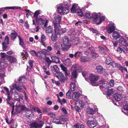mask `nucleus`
<instances>
[{
	"instance_id": "nucleus-1",
	"label": "nucleus",
	"mask_w": 128,
	"mask_h": 128,
	"mask_svg": "<svg viewBox=\"0 0 128 128\" xmlns=\"http://www.w3.org/2000/svg\"><path fill=\"white\" fill-rule=\"evenodd\" d=\"M71 5V4L69 2H65L63 3L58 5L57 7L58 12L60 14H66L69 12V8Z\"/></svg>"
},
{
	"instance_id": "nucleus-2",
	"label": "nucleus",
	"mask_w": 128,
	"mask_h": 128,
	"mask_svg": "<svg viewBox=\"0 0 128 128\" xmlns=\"http://www.w3.org/2000/svg\"><path fill=\"white\" fill-rule=\"evenodd\" d=\"M103 15L102 13L94 12L92 14L91 18L94 22L98 25L101 23L105 19V16H102Z\"/></svg>"
},
{
	"instance_id": "nucleus-3",
	"label": "nucleus",
	"mask_w": 128,
	"mask_h": 128,
	"mask_svg": "<svg viewBox=\"0 0 128 128\" xmlns=\"http://www.w3.org/2000/svg\"><path fill=\"white\" fill-rule=\"evenodd\" d=\"M80 67H78L77 69L75 70L72 73L71 79L72 80H74V82H71L70 84V88L72 91H74L76 89L77 83L76 79L77 78L78 75L77 72V71L80 70Z\"/></svg>"
},
{
	"instance_id": "nucleus-4",
	"label": "nucleus",
	"mask_w": 128,
	"mask_h": 128,
	"mask_svg": "<svg viewBox=\"0 0 128 128\" xmlns=\"http://www.w3.org/2000/svg\"><path fill=\"white\" fill-rule=\"evenodd\" d=\"M98 116H93L91 118V120H87L86 124L90 128H94L96 127L97 124V122L96 119L98 118Z\"/></svg>"
},
{
	"instance_id": "nucleus-5",
	"label": "nucleus",
	"mask_w": 128,
	"mask_h": 128,
	"mask_svg": "<svg viewBox=\"0 0 128 128\" xmlns=\"http://www.w3.org/2000/svg\"><path fill=\"white\" fill-rule=\"evenodd\" d=\"M12 87L16 89L20 92H23L24 95L25 99L28 101V98L26 96V93L24 90L25 88L23 85H21L16 84H13L12 85Z\"/></svg>"
},
{
	"instance_id": "nucleus-6",
	"label": "nucleus",
	"mask_w": 128,
	"mask_h": 128,
	"mask_svg": "<svg viewBox=\"0 0 128 128\" xmlns=\"http://www.w3.org/2000/svg\"><path fill=\"white\" fill-rule=\"evenodd\" d=\"M54 20L53 24L54 27L60 25L61 20V16L58 14H55L54 15Z\"/></svg>"
},
{
	"instance_id": "nucleus-7",
	"label": "nucleus",
	"mask_w": 128,
	"mask_h": 128,
	"mask_svg": "<svg viewBox=\"0 0 128 128\" xmlns=\"http://www.w3.org/2000/svg\"><path fill=\"white\" fill-rule=\"evenodd\" d=\"M100 87V89L103 92L106 91L109 88V83L107 82H101Z\"/></svg>"
},
{
	"instance_id": "nucleus-8",
	"label": "nucleus",
	"mask_w": 128,
	"mask_h": 128,
	"mask_svg": "<svg viewBox=\"0 0 128 128\" xmlns=\"http://www.w3.org/2000/svg\"><path fill=\"white\" fill-rule=\"evenodd\" d=\"M116 27L114 23L111 22L108 26L106 27V30L107 32L109 34L112 33L115 30Z\"/></svg>"
},
{
	"instance_id": "nucleus-9",
	"label": "nucleus",
	"mask_w": 128,
	"mask_h": 128,
	"mask_svg": "<svg viewBox=\"0 0 128 128\" xmlns=\"http://www.w3.org/2000/svg\"><path fill=\"white\" fill-rule=\"evenodd\" d=\"M55 33L56 35L62 34L66 31L65 28H61L60 25L54 27Z\"/></svg>"
},
{
	"instance_id": "nucleus-10",
	"label": "nucleus",
	"mask_w": 128,
	"mask_h": 128,
	"mask_svg": "<svg viewBox=\"0 0 128 128\" xmlns=\"http://www.w3.org/2000/svg\"><path fill=\"white\" fill-rule=\"evenodd\" d=\"M9 9L14 10L16 9L21 10L22 8L21 7L18 6H8L0 8V15L4 12V10Z\"/></svg>"
},
{
	"instance_id": "nucleus-11",
	"label": "nucleus",
	"mask_w": 128,
	"mask_h": 128,
	"mask_svg": "<svg viewBox=\"0 0 128 128\" xmlns=\"http://www.w3.org/2000/svg\"><path fill=\"white\" fill-rule=\"evenodd\" d=\"M98 76H95L93 74H92L90 75L89 79L90 81L92 82V86H97L98 85L94 84L96 81L98 80Z\"/></svg>"
},
{
	"instance_id": "nucleus-12",
	"label": "nucleus",
	"mask_w": 128,
	"mask_h": 128,
	"mask_svg": "<svg viewBox=\"0 0 128 128\" xmlns=\"http://www.w3.org/2000/svg\"><path fill=\"white\" fill-rule=\"evenodd\" d=\"M98 110V109L97 108L96 106L94 105L93 108H88L87 110V112L88 114H94L95 112Z\"/></svg>"
},
{
	"instance_id": "nucleus-13",
	"label": "nucleus",
	"mask_w": 128,
	"mask_h": 128,
	"mask_svg": "<svg viewBox=\"0 0 128 128\" xmlns=\"http://www.w3.org/2000/svg\"><path fill=\"white\" fill-rule=\"evenodd\" d=\"M58 76H56L58 78L60 81L62 82L63 83L65 82L67 80L66 78L64 76L63 74L61 72L58 73Z\"/></svg>"
},
{
	"instance_id": "nucleus-14",
	"label": "nucleus",
	"mask_w": 128,
	"mask_h": 128,
	"mask_svg": "<svg viewBox=\"0 0 128 128\" xmlns=\"http://www.w3.org/2000/svg\"><path fill=\"white\" fill-rule=\"evenodd\" d=\"M62 41L64 44L67 48H69L70 47L71 45L70 43L69 39L67 36L64 37L62 38Z\"/></svg>"
},
{
	"instance_id": "nucleus-15",
	"label": "nucleus",
	"mask_w": 128,
	"mask_h": 128,
	"mask_svg": "<svg viewBox=\"0 0 128 128\" xmlns=\"http://www.w3.org/2000/svg\"><path fill=\"white\" fill-rule=\"evenodd\" d=\"M7 59L11 64L16 63L17 62V60L14 57L11 56H8Z\"/></svg>"
},
{
	"instance_id": "nucleus-16",
	"label": "nucleus",
	"mask_w": 128,
	"mask_h": 128,
	"mask_svg": "<svg viewBox=\"0 0 128 128\" xmlns=\"http://www.w3.org/2000/svg\"><path fill=\"white\" fill-rule=\"evenodd\" d=\"M121 36L119 32L116 31H114L112 34V36L115 40L120 38Z\"/></svg>"
},
{
	"instance_id": "nucleus-17",
	"label": "nucleus",
	"mask_w": 128,
	"mask_h": 128,
	"mask_svg": "<svg viewBox=\"0 0 128 128\" xmlns=\"http://www.w3.org/2000/svg\"><path fill=\"white\" fill-rule=\"evenodd\" d=\"M123 105L124 107L122 109V112L125 114L128 112V103L126 101L123 102Z\"/></svg>"
},
{
	"instance_id": "nucleus-18",
	"label": "nucleus",
	"mask_w": 128,
	"mask_h": 128,
	"mask_svg": "<svg viewBox=\"0 0 128 128\" xmlns=\"http://www.w3.org/2000/svg\"><path fill=\"white\" fill-rule=\"evenodd\" d=\"M80 96V93L78 92H73L72 95V99L74 101L76 100Z\"/></svg>"
},
{
	"instance_id": "nucleus-19",
	"label": "nucleus",
	"mask_w": 128,
	"mask_h": 128,
	"mask_svg": "<svg viewBox=\"0 0 128 128\" xmlns=\"http://www.w3.org/2000/svg\"><path fill=\"white\" fill-rule=\"evenodd\" d=\"M119 43L122 46H125L127 44V40L124 37L120 38L118 40Z\"/></svg>"
},
{
	"instance_id": "nucleus-20",
	"label": "nucleus",
	"mask_w": 128,
	"mask_h": 128,
	"mask_svg": "<svg viewBox=\"0 0 128 128\" xmlns=\"http://www.w3.org/2000/svg\"><path fill=\"white\" fill-rule=\"evenodd\" d=\"M91 60V58L88 57L82 56L80 58V60L82 62H85L88 61H90Z\"/></svg>"
},
{
	"instance_id": "nucleus-21",
	"label": "nucleus",
	"mask_w": 128,
	"mask_h": 128,
	"mask_svg": "<svg viewBox=\"0 0 128 128\" xmlns=\"http://www.w3.org/2000/svg\"><path fill=\"white\" fill-rule=\"evenodd\" d=\"M76 106L79 108H82L84 105V103L82 101L80 100L76 101L75 103Z\"/></svg>"
},
{
	"instance_id": "nucleus-22",
	"label": "nucleus",
	"mask_w": 128,
	"mask_h": 128,
	"mask_svg": "<svg viewBox=\"0 0 128 128\" xmlns=\"http://www.w3.org/2000/svg\"><path fill=\"white\" fill-rule=\"evenodd\" d=\"M43 126V124H40L36 122H34L30 124V127L32 128H40Z\"/></svg>"
},
{
	"instance_id": "nucleus-23",
	"label": "nucleus",
	"mask_w": 128,
	"mask_h": 128,
	"mask_svg": "<svg viewBox=\"0 0 128 128\" xmlns=\"http://www.w3.org/2000/svg\"><path fill=\"white\" fill-rule=\"evenodd\" d=\"M91 13L89 11L86 10L84 12L82 17H85L86 18L88 19L90 18H91Z\"/></svg>"
},
{
	"instance_id": "nucleus-24",
	"label": "nucleus",
	"mask_w": 128,
	"mask_h": 128,
	"mask_svg": "<svg viewBox=\"0 0 128 128\" xmlns=\"http://www.w3.org/2000/svg\"><path fill=\"white\" fill-rule=\"evenodd\" d=\"M78 4H72V6L71 8V12L72 13H74L76 12V11L78 9L77 7Z\"/></svg>"
},
{
	"instance_id": "nucleus-25",
	"label": "nucleus",
	"mask_w": 128,
	"mask_h": 128,
	"mask_svg": "<svg viewBox=\"0 0 128 128\" xmlns=\"http://www.w3.org/2000/svg\"><path fill=\"white\" fill-rule=\"evenodd\" d=\"M122 95L121 94L116 93L114 95V97L117 101H119L122 98Z\"/></svg>"
},
{
	"instance_id": "nucleus-26",
	"label": "nucleus",
	"mask_w": 128,
	"mask_h": 128,
	"mask_svg": "<svg viewBox=\"0 0 128 128\" xmlns=\"http://www.w3.org/2000/svg\"><path fill=\"white\" fill-rule=\"evenodd\" d=\"M103 56L106 58V64H107L110 65V63L111 62V59L106 54H105V55H104V56Z\"/></svg>"
},
{
	"instance_id": "nucleus-27",
	"label": "nucleus",
	"mask_w": 128,
	"mask_h": 128,
	"mask_svg": "<svg viewBox=\"0 0 128 128\" xmlns=\"http://www.w3.org/2000/svg\"><path fill=\"white\" fill-rule=\"evenodd\" d=\"M53 122L57 124H63L64 123V121L61 119H57L54 118Z\"/></svg>"
},
{
	"instance_id": "nucleus-28",
	"label": "nucleus",
	"mask_w": 128,
	"mask_h": 128,
	"mask_svg": "<svg viewBox=\"0 0 128 128\" xmlns=\"http://www.w3.org/2000/svg\"><path fill=\"white\" fill-rule=\"evenodd\" d=\"M53 30V29L50 25H49L46 28L45 32L46 33H47V34H48L49 33H52Z\"/></svg>"
},
{
	"instance_id": "nucleus-29",
	"label": "nucleus",
	"mask_w": 128,
	"mask_h": 128,
	"mask_svg": "<svg viewBox=\"0 0 128 128\" xmlns=\"http://www.w3.org/2000/svg\"><path fill=\"white\" fill-rule=\"evenodd\" d=\"M43 59H44L45 61L47 62L46 64L47 67L48 68L50 64L52 63V61L48 57H45V58H44Z\"/></svg>"
},
{
	"instance_id": "nucleus-30",
	"label": "nucleus",
	"mask_w": 128,
	"mask_h": 128,
	"mask_svg": "<svg viewBox=\"0 0 128 128\" xmlns=\"http://www.w3.org/2000/svg\"><path fill=\"white\" fill-rule=\"evenodd\" d=\"M96 69L97 72L100 74L102 73L103 72V68L102 66L98 65L96 66Z\"/></svg>"
},
{
	"instance_id": "nucleus-31",
	"label": "nucleus",
	"mask_w": 128,
	"mask_h": 128,
	"mask_svg": "<svg viewBox=\"0 0 128 128\" xmlns=\"http://www.w3.org/2000/svg\"><path fill=\"white\" fill-rule=\"evenodd\" d=\"M24 109V107L22 105H16V110L17 112H18Z\"/></svg>"
},
{
	"instance_id": "nucleus-32",
	"label": "nucleus",
	"mask_w": 128,
	"mask_h": 128,
	"mask_svg": "<svg viewBox=\"0 0 128 128\" xmlns=\"http://www.w3.org/2000/svg\"><path fill=\"white\" fill-rule=\"evenodd\" d=\"M51 58L52 60V61L53 62H54L57 64L58 63L60 62L59 59L55 56H52L51 57Z\"/></svg>"
},
{
	"instance_id": "nucleus-33",
	"label": "nucleus",
	"mask_w": 128,
	"mask_h": 128,
	"mask_svg": "<svg viewBox=\"0 0 128 128\" xmlns=\"http://www.w3.org/2000/svg\"><path fill=\"white\" fill-rule=\"evenodd\" d=\"M65 64L67 66H70L71 64V62L69 58H67L65 60L64 62Z\"/></svg>"
},
{
	"instance_id": "nucleus-34",
	"label": "nucleus",
	"mask_w": 128,
	"mask_h": 128,
	"mask_svg": "<svg viewBox=\"0 0 128 128\" xmlns=\"http://www.w3.org/2000/svg\"><path fill=\"white\" fill-rule=\"evenodd\" d=\"M18 81L20 83H25L27 82V79L24 77H20Z\"/></svg>"
},
{
	"instance_id": "nucleus-35",
	"label": "nucleus",
	"mask_w": 128,
	"mask_h": 128,
	"mask_svg": "<svg viewBox=\"0 0 128 128\" xmlns=\"http://www.w3.org/2000/svg\"><path fill=\"white\" fill-rule=\"evenodd\" d=\"M17 36V33L16 32L11 33L10 34L11 39L12 40H14L16 38Z\"/></svg>"
},
{
	"instance_id": "nucleus-36",
	"label": "nucleus",
	"mask_w": 128,
	"mask_h": 128,
	"mask_svg": "<svg viewBox=\"0 0 128 128\" xmlns=\"http://www.w3.org/2000/svg\"><path fill=\"white\" fill-rule=\"evenodd\" d=\"M117 51L119 53H122V52L124 53L126 52V50L122 47H118V48Z\"/></svg>"
},
{
	"instance_id": "nucleus-37",
	"label": "nucleus",
	"mask_w": 128,
	"mask_h": 128,
	"mask_svg": "<svg viewBox=\"0 0 128 128\" xmlns=\"http://www.w3.org/2000/svg\"><path fill=\"white\" fill-rule=\"evenodd\" d=\"M18 36L19 39L20 45L21 46H22V47L24 48L25 49V47L23 46L24 45V43L23 42L22 39L20 37V35H18Z\"/></svg>"
},
{
	"instance_id": "nucleus-38",
	"label": "nucleus",
	"mask_w": 128,
	"mask_h": 128,
	"mask_svg": "<svg viewBox=\"0 0 128 128\" xmlns=\"http://www.w3.org/2000/svg\"><path fill=\"white\" fill-rule=\"evenodd\" d=\"M56 34H52L51 36V40L52 41L55 42L57 39V36Z\"/></svg>"
},
{
	"instance_id": "nucleus-39",
	"label": "nucleus",
	"mask_w": 128,
	"mask_h": 128,
	"mask_svg": "<svg viewBox=\"0 0 128 128\" xmlns=\"http://www.w3.org/2000/svg\"><path fill=\"white\" fill-rule=\"evenodd\" d=\"M98 48L101 54H103V56H104V55H105V54H106L105 53L104 50L102 47L101 46H99Z\"/></svg>"
},
{
	"instance_id": "nucleus-40",
	"label": "nucleus",
	"mask_w": 128,
	"mask_h": 128,
	"mask_svg": "<svg viewBox=\"0 0 128 128\" xmlns=\"http://www.w3.org/2000/svg\"><path fill=\"white\" fill-rule=\"evenodd\" d=\"M77 14L79 16H80L82 17L84 12H82V10L80 9H78L77 10Z\"/></svg>"
},
{
	"instance_id": "nucleus-41",
	"label": "nucleus",
	"mask_w": 128,
	"mask_h": 128,
	"mask_svg": "<svg viewBox=\"0 0 128 128\" xmlns=\"http://www.w3.org/2000/svg\"><path fill=\"white\" fill-rule=\"evenodd\" d=\"M93 50V48L92 47L90 48L87 50H86L85 52V54L86 55H87L90 53V52L92 53V50Z\"/></svg>"
},
{
	"instance_id": "nucleus-42",
	"label": "nucleus",
	"mask_w": 128,
	"mask_h": 128,
	"mask_svg": "<svg viewBox=\"0 0 128 128\" xmlns=\"http://www.w3.org/2000/svg\"><path fill=\"white\" fill-rule=\"evenodd\" d=\"M40 10H38L36 11L34 15V17L36 20L37 19L38 16L40 14Z\"/></svg>"
},
{
	"instance_id": "nucleus-43",
	"label": "nucleus",
	"mask_w": 128,
	"mask_h": 128,
	"mask_svg": "<svg viewBox=\"0 0 128 128\" xmlns=\"http://www.w3.org/2000/svg\"><path fill=\"white\" fill-rule=\"evenodd\" d=\"M119 64L116 63L114 62L113 61L111 62L110 65L112 66L113 67H116L117 68Z\"/></svg>"
},
{
	"instance_id": "nucleus-44",
	"label": "nucleus",
	"mask_w": 128,
	"mask_h": 128,
	"mask_svg": "<svg viewBox=\"0 0 128 128\" xmlns=\"http://www.w3.org/2000/svg\"><path fill=\"white\" fill-rule=\"evenodd\" d=\"M9 40L8 37V36H6L5 37L4 41L3 42L5 44H8L9 43Z\"/></svg>"
},
{
	"instance_id": "nucleus-45",
	"label": "nucleus",
	"mask_w": 128,
	"mask_h": 128,
	"mask_svg": "<svg viewBox=\"0 0 128 128\" xmlns=\"http://www.w3.org/2000/svg\"><path fill=\"white\" fill-rule=\"evenodd\" d=\"M114 92V90L112 89L109 90L107 92V94L108 96L111 95L112 94H113Z\"/></svg>"
},
{
	"instance_id": "nucleus-46",
	"label": "nucleus",
	"mask_w": 128,
	"mask_h": 128,
	"mask_svg": "<svg viewBox=\"0 0 128 128\" xmlns=\"http://www.w3.org/2000/svg\"><path fill=\"white\" fill-rule=\"evenodd\" d=\"M82 52L81 51L77 52L75 53L74 54V57L75 58H76L77 57L80 56V54L82 55Z\"/></svg>"
},
{
	"instance_id": "nucleus-47",
	"label": "nucleus",
	"mask_w": 128,
	"mask_h": 128,
	"mask_svg": "<svg viewBox=\"0 0 128 128\" xmlns=\"http://www.w3.org/2000/svg\"><path fill=\"white\" fill-rule=\"evenodd\" d=\"M45 22V21L42 18H39L37 21V22L40 24H43Z\"/></svg>"
},
{
	"instance_id": "nucleus-48",
	"label": "nucleus",
	"mask_w": 128,
	"mask_h": 128,
	"mask_svg": "<svg viewBox=\"0 0 128 128\" xmlns=\"http://www.w3.org/2000/svg\"><path fill=\"white\" fill-rule=\"evenodd\" d=\"M103 125L100 126V128H108L109 126L107 124L104 122Z\"/></svg>"
},
{
	"instance_id": "nucleus-49",
	"label": "nucleus",
	"mask_w": 128,
	"mask_h": 128,
	"mask_svg": "<svg viewBox=\"0 0 128 128\" xmlns=\"http://www.w3.org/2000/svg\"><path fill=\"white\" fill-rule=\"evenodd\" d=\"M31 54L33 56H38V53L34 50H32L30 51Z\"/></svg>"
},
{
	"instance_id": "nucleus-50",
	"label": "nucleus",
	"mask_w": 128,
	"mask_h": 128,
	"mask_svg": "<svg viewBox=\"0 0 128 128\" xmlns=\"http://www.w3.org/2000/svg\"><path fill=\"white\" fill-rule=\"evenodd\" d=\"M53 68L55 71L56 72V73H57V74H58V72H59V69L58 68V66L56 65H54L53 66Z\"/></svg>"
},
{
	"instance_id": "nucleus-51",
	"label": "nucleus",
	"mask_w": 128,
	"mask_h": 128,
	"mask_svg": "<svg viewBox=\"0 0 128 128\" xmlns=\"http://www.w3.org/2000/svg\"><path fill=\"white\" fill-rule=\"evenodd\" d=\"M11 100V98L10 96V94H7V98L6 99L7 103L8 104H10V103L9 102V101Z\"/></svg>"
},
{
	"instance_id": "nucleus-52",
	"label": "nucleus",
	"mask_w": 128,
	"mask_h": 128,
	"mask_svg": "<svg viewBox=\"0 0 128 128\" xmlns=\"http://www.w3.org/2000/svg\"><path fill=\"white\" fill-rule=\"evenodd\" d=\"M14 98L15 100L18 101L20 102V99H22V97H21L20 96H16V97H14Z\"/></svg>"
},
{
	"instance_id": "nucleus-53",
	"label": "nucleus",
	"mask_w": 128,
	"mask_h": 128,
	"mask_svg": "<svg viewBox=\"0 0 128 128\" xmlns=\"http://www.w3.org/2000/svg\"><path fill=\"white\" fill-rule=\"evenodd\" d=\"M90 30L92 31L93 33H95L96 34L99 33V32L98 31L92 28H90Z\"/></svg>"
},
{
	"instance_id": "nucleus-54",
	"label": "nucleus",
	"mask_w": 128,
	"mask_h": 128,
	"mask_svg": "<svg viewBox=\"0 0 128 128\" xmlns=\"http://www.w3.org/2000/svg\"><path fill=\"white\" fill-rule=\"evenodd\" d=\"M92 57L94 59L97 58L98 56V54L96 53L92 52Z\"/></svg>"
},
{
	"instance_id": "nucleus-55",
	"label": "nucleus",
	"mask_w": 128,
	"mask_h": 128,
	"mask_svg": "<svg viewBox=\"0 0 128 128\" xmlns=\"http://www.w3.org/2000/svg\"><path fill=\"white\" fill-rule=\"evenodd\" d=\"M6 64H4L3 62H1L0 64V66L1 67L0 69L4 70L5 68Z\"/></svg>"
},
{
	"instance_id": "nucleus-56",
	"label": "nucleus",
	"mask_w": 128,
	"mask_h": 128,
	"mask_svg": "<svg viewBox=\"0 0 128 128\" xmlns=\"http://www.w3.org/2000/svg\"><path fill=\"white\" fill-rule=\"evenodd\" d=\"M1 56L2 59L4 58H7V56L8 55H6V54L4 53H1Z\"/></svg>"
},
{
	"instance_id": "nucleus-57",
	"label": "nucleus",
	"mask_w": 128,
	"mask_h": 128,
	"mask_svg": "<svg viewBox=\"0 0 128 128\" xmlns=\"http://www.w3.org/2000/svg\"><path fill=\"white\" fill-rule=\"evenodd\" d=\"M5 73L4 72H3L2 73L1 72H0V77L1 78H0V79H2V80H4V78H3L4 76L5 75Z\"/></svg>"
},
{
	"instance_id": "nucleus-58",
	"label": "nucleus",
	"mask_w": 128,
	"mask_h": 128,
	"mask_svg": "<svg viewBox=\"0 0 128 128\" xmlns=\"http://www.w3.org/2000/svg\"><path fill=\"white\" fill-rule=\"evenodd\" d=\"M114 80L112 79L111 80L109 83V84H110L109 85H110V86H113L114 85Z\"/></svg>"
},
{
	"instance_id": "nucleus-59",
	"label": "nucleus",
	"mask_w": 128,
	"mask_h": 128,
	"mask_svg": "<svg viewBox=\"0 0 128 128\" xmlns=\"http://www.w3.org/2000/svg\"><path fill=\"white\" fill-rule=\"evenodd\" d=\"M41 41H44L46 40V36L44 34H42L41 36Z\"/></svg>"
},
{
	"instance_id": "nucleus-60",
	"label": "nucleus",
	"mask_w": 128,
	"mask_h": 128,
	"mask_svg": "<svg viewBox=\"0 0 128 128\" xmlns=\"http://www.w3.org/2000/svg\"><path fill=\"white\" fill-rule=\"evenodd\" d=\"M64 72L65 73V74L66 76H69L70 74V71L67 69L64 71Z\"/></svg>"
},
{
	"instance_id": "nucleus-61",
	"label": "nucleus",
	"mask_w": 128,
	"mask_h": 128,
	"mask_svg": "<svg viewBox=\"0 0 128 128\" xmlns=\"http://www.w3.org/2000/svg\"><path fill=\"white\" fill-rule=\"evenodd\" d=\"M117 89L118 90L120 91H124V88L122 86H119L117 87Z\"/></svg>"
},
{
	"instance_id": "nucleus-62",
	"label": "nucleus",
	"mask_w": 128,
	"mask_h": 128,
	"mask_svg": "<svg viewBox=\"0 0 128 128\" xmlns=\"http://www.w3.org/2000/svg\"><path fill=\"white\" fill-rule=\"evenodd\" d=\"M70 91L69 90L66 94L67 97L69 99L70 98Z\"/></svg>"
},
{
	"instance_id": "nucleus-63",
	"label": "nucleus",
	"mask_w": 128,
	"mask_h": 128,
	"mask_svg": "<svg viewBox=\"0 0 128 128\" xmlns=\"http://www.w3.org/2000/svg\"><path fill=\"white\" fill-rule=\"evenodd\" d=\"M34 112H37L38 114L42 113V112H41L40 109L38 108H36V109Z\"/></svg>"
},
{
	"instance_id": "nucleus-64",
	"label": "nucleus",
	"mask_w": 128,
	"mask_h": 128,
	"mask_svg": "<svg viewBox=\"0 0 128 128\" xmlns=\"http://www.w3.org/2000/svg\"><path fill=\"white\" fill-rule=\"evenodd\" d=\"M112 43L113 44L115 47H116L118 44V42L117 41H112Z\"/></svg>"
}]
</instances>
